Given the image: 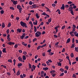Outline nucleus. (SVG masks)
<instances>
[{
  "label": "nucleus",
  "mask_w": 78,
  "mask_h": 78,
  "mask_svg": "<svg viewBox=\"0 0 78 78\" xmlns=\"http://www.w3.org/2000/svg\"><path fill=\"white\" fill-rule=\"evenodd\" d=\"M68 11L71 12V14L73 16H74V13H73V7H70L68 9Z\"/></svg>",
  "instance_id": "obj_1"
},
{
  "label": "nucleus",
  "mask_w": 78,
  "mask_h": 78,
  "mask_svg": "<svg viewBox=\"0 0 78 78\" xmlns=\"http://www.w3.org/2000/svg\"><path fill=\"white\" fill-rule=\"evenodd\" d=\"M20 25L21 26H22L23 27H26L27 28V23L23 22V21H21L20 22Z\"/></svg>",
  "instance_id": "obj_2"
},
{
  "label": "nucleus",
  "mask_w": 78,
  "mask_h": 78,
  "mask_svg": "<svg viewBox=\"0 0 78 78\" xmlns=\"http://www.w3.org/2000/svg\"><path fill=\"white\" fill-rule=\"evenodd\" d=\"M42 34V33L40 31H37L36 33H35V36L36 37H39L40 36V35Z\"/></svg>",
  "instance_id": "obj_3"
},
{
  "label": "nucleus",
  "mask_w": 78,
  "mask_h": 78,
  "mask_svg": "<svg viewBox=\"0 0 78 78\" xmlns=\"http://www.w3.org/2000/svg\"><path fill=\"white\" fill-rule=\"evenodd\" d=\"M17 8L19 10V12L20 13H21V12H22V8L21 7V6L20 5H17Z\"/></svg>",
  "instance_id": "obj_4"
},
{
  "label": "nucleus",
  "mask_w": 78,
  "mask_h": 78,
  "mask_svg": "<svg viewBox=\"0 0 78 78\" xmlns=\"http://www.w3.org/2000/svg\"><path fill=\"white\" fill-rule=\"evenodd\" d=\"M22 31V29L20 28H18L16 30V31H17V34H18V33H21V32ZM18 32L19 33H18Z\"/></svg>",
  "instance_id": "obj_5"
},
{
  "label": "nucleus",
  "mask_w": 78,
  "mask_h": 78,
  "mask_svg": "<svg viewBox=\"0 0 78 78\" xmlns=\"http://www.w3.org/2000/svg\"><path fill=\"white\" fill-rule=\"evenodd\" d=\"M7 44L9 45H14L15 44V43L10 41L9 42V43Z\"/></svg>",
  "instance_id": "obj_6"
},
{
  "label": "nucleus",
  "mask_w": 78,
  "mask_h": 78,
  "mask_svg": "<svg viewBox=\"0 0 78 78\" xmlns=\"http://www.w3.org/2000/svg\"><path fill=\"white\" fill-rule=\"evenodd\" d=\"M65 9V6H64V4H63L62 5V6L61 7L60 9H61L63 10H64V9Z\"/></svg>",
  "instance_id": "obj_7"
},
{
  "label": "nucleus",
  "mask_w": 78,
  "mask_h": 78,
  "mask_svg": "<svg viewBox=\"0 0 78 78\" xmlns=\"http://www.w3.org/2000/svg\"><path fill=\"white\" fill-rule=\"evenodd\" d=\"M59 27H60V26H57L56 27L54 28V29H55V30H56V32H58V28H59Z\"/></svg>",
  "instance_id": "obj_8"
},
{
  "label": "nucleus",
  "mask_w": 78,
  "mask_h": 78,
  "mask_svg": "<svg viewBox=\"0 0 78 78\" xmlns=\"http://www.w3.org/2000/svg\"><path fill=\"white\" fill-rule=\"evenodd\" d=\"M18 59L19 61H21V62H22L23 61L22 60V58H21L20 57H19L18 58Z\"/></svg>",
  "instance_id": "obj_9"
},
{
  "label": "nucleus",
  "mask_w": 78,
  "mask_h": 78,
  "mask_svg": "<svg viewBox=\"0 0 78 78\" xmlns=\"http://www.w3.org/2000/svg\"><path fill=\"white\" fill-rule=\"evenodd\" d=\"M20 71H19V70H18L16 74V75H17V76H19V75H20Z\"/></svg>",
  "instance_id": "obj_10"
},
{
  "label": "nucleus",
  "mask_w": 78,
  "mask_h": 78,
  "mask_svg": "<svg viewBox=\"0 0 78 78\" xmlns=\"http://www.w3.org/2000/svg\"><path fill=\"white\" fill-rule=\"evenodd\" d=\"M2 28H5V23H2Z\"/></svg>",
  "instance_id": "obj_11"
},
{
  "label": "nucleus",
  "mask_w": 78,
  "mask_h": 78,
  "mask_svg": "<svg viewBox=\"0 0 78 78\" xmlns=\"http://www.w3.org/2000/svg\"><path fill=\"white\" fill-rule=\"evenodd\" d=\"M70 38H69L67 39V42L66 43V44H67L68 43H69V42H70Z\"/></svg>",
  "instance_id": "obj_12"
},
{
  "label": "nucleus",
  "mask_w": 78,
  "mask_h": 78,
  "mask_svg": "<svg viewBox=\"0 0 78 78\" xmlns=\"http://www.w3.org/2000/svg\"><path fill=\"white\" fill-rule=\"evenodd\" d=\"M6 48H4L3 49L2 51L3 53H6Z\"/></svg>",
  "instance_id": "obj_13"
},
{
  "label": "nucleus",
  "mask_w": 78,
  "mask_h": 78,
  "mask_svg": "<svg viewBox=\"0 0 78 78\" xmlns=\"http://www.w3.org/2000/svg\"><path fill=\"white\" fill-rule=\"evenodd\" d=\"M11 26V23H9L8 24V25L7 26V27L9 28Z\"/></svg>",
  "instance_id": "obj_14"
},
{
  "label": "nucleus",
  "mask_w": 78,
  "mask_h": 78,
  "mask_svg": "<svg viewBox=\"0 0 78 78\" xmlns=\"http://www.w3.org/2000/svg\"><path fill=\"white\" fill-rule=\"evenodd\" d=\"M36 16L37 19H39V14L37 13H36Z\"/></svg>",
  "instance_id": "obj_15"
},
{
  "label": "nucleus",
  "mask_w": 78,
  "mask_h": 78,
  "mask_svg": "<svg viewBox=\"0 0 78 78\" xmlns=\"http://www.w3.org/2000/svg\"><path fill=\"white\" fill-rule=\"evenodd\" d=\"M35 22H33L34 25H37V20H36Z\"/></svg>",
  "instance_id": "obj_16"
},
{
  "label": "nucleus",
  "mask_w": 78,
  "mask_h": 78,
  "mask_svg": "<svg viewBox=\"0 0 78 78\" xmlns=\"http://www.w3.org/2000/svg\"><path fill=\"white\" fill-rule=\"evenodd\" d=\"M45 8H46V9L47 10V11H48V12H51V11H50V9H49L47 7H45Z\"/></svg>",
  "instance_id": "obj_17"
},
{
  "label": "nucleus",
  "mask_w": 78,
  "mask_h": 78,
  "mask_svg": "<svg viewBox=\"0 0 78 78\" xmlns=\"http://www.w3.org/2000/svg\"><path fill=\"white\" fill-rule=\"evenodd\" d=\"M43 69L44 70H45V71H46V70H48V68L47 67H45V68H43Z\"/></svg>",
  "instance_id": "obj_18"
},
{
  "label": "nucleus",
  "mask_w": 78,
  "mask_h": 78,
  "mask_svg": "<svg viewBox=\"0 0 78 78\" xmlns=\"http://www.w3.org/2000/svg\"><path fill=\"white\" fill-rule=\"evenodd\" d=\"M70 56L71 58H73V57H74V55H73V53H72L70 55Z\"/></svg>",
  "instance_id": "obj_19"
},
{
  "label": "nucleus",
  "mask_w": 78,
  "mask_h": 78,
  "mask_svg": "<svg viewBox=\"0 0 78 78\" xmlns=\"http://www.w3.org/2000/svg\"><path fill=\"white\" fill-rule=\"evenodd\" d=\"M23 59L24 60L26 59V57L25 56V55H24L23 56Z\"/></svg>",
  "instance_id": "obj_20"
},
{
  "label": "nucleus",
  "mask_w": 78,
  "mask_h": 78,
  "mask_svg": "<svg viewBox=\"0 0 78 78\" xmlns=\"http://www.w3.org/2000/svg\"><path fill=\"white\" fill-rule=\"evenodd\" d=\"M29 68L30 69H32V67H31V65L30 63H29Z\"/></svg>",
  "instance_id": "obj_21"
},
{
  "label": "nucleus",
  "mask_w": 78,
  "mask_h": 78,
  "mask_svg": "<svg viewBox=\"0 0 78 78\" xmlns=\"http://www.w3.org/2000/svg\"><path fill=\"white\" fill-rule=\"evenodd\" d=\"M17 1H14L13 2V5H16V4H17Z\"/></svg>",
  "instance_id": "obj_22"
},
{
  "label": "nucleus",
  "mask_w": 78,
  "mask_h": 78,
  "mask_svg": "<svg viewBox=\"0 0 78 78\" xmlns=\"http://www.w3.org/2000/svg\"><path fill=\"white\" fill-rule=\"evenodd\" d=\"M34 31L35 32H36L37 31V29H36V26H34Z\"/></svg>",
  "instance_id": "obj_23"
},
{
  "label": "nucleus",
  "mask_w": 78,
  "mask_h": 78,
  "mask_svg": "<svg viewBox=\"0 0 78 78\" xmlns=\"http://www.w3.org/2000/svg\"><path fill=\"white\" fill-rule=\"evenodd\" d=\"M60 70L62 72H64V69L62 68H60Z\"/></svg>",
  "instance_id": "obj_24"
},
{
  "label": "nucleus",
  "mask_w": 78,
  "mask_h": 78,
  "mask_svg": "<svg viewBox=\"0 0 78 78\" xmlns=\"http://www.w3.org/2000/svg\"><path fill=\"white\" fill-rule=\"evenodd\" d=\"M75 50L77 52H78V47L76 48V47H75Z\"/></svg>",
  "instance_id": "obj_25"
},
{
  "label": "nucleus",
  "mask_w": 78,
  "mask_h": 78,
  "mask_svg": "<svg viewBox=\"0 0 78 78\" xmlns=\"http://www.w3.org/2000/svg\"><path fill=\"white\" fill-rule=\"evenodd\" d=\"M51 22V18H50L48 20V22H49V23H50Z\"/></svg>",
  "instance_id": "obj_26"
},
{
  "label": "nucleus",
  "mask_w": 78,
  "mask_h": 78,
  "mask_svg": "<svg viewBox=\"0 0 78 78\" xmlns=\"http://www.w3.org/2000/svg\"><path fill=\"white\" fill-rule=\"evenodd\" d=\"M10 9H12V10H14V8L12 7H10Z\"/></svg>",
  "instance_id": "obj_27"
},
{
  "label": "nucleus",
  "mask_w": 78,
  "mask_h": 78,
  "mask_svg": "<svg viewBox=\"0 0 78 78\" xmlns=\"http://www.w3.org/2000/svg\"><path fill=\"white\" fill-rule=\"evenodd\" d=\"M41 46H38L37 48V50H39V49H40V48H41Z\"/></svg>",
  "instance_id": "obj_28"
},
{
  "label": "nucleus",
  "mask_w": 78,
  "mask_h": 78,
  "mask_svg": "<svg viewBox=\"0 0 78 78\" xmlns=\"http://www.w3.org/2000/svg\"><path fill=\"white\" fill-rule=\"evenodd\" d=\"M8 62H11L12 63V60L11 59H9L8 60Z\"/></svg>",
  "instance_id": "obj_29"
},
{
  "label": "nucleus",
  "mask_w": 78,
  "mask_h": 78,
  "mask_svg": "<svg viewBox=\"0 0 78 78\" xmlns=\"http://www.w3.org/2000/svg\"><path fill=\"white\" fill-rule=\"evenodd\" d=\"M74 45H75V44L73 43V44H72L71 46V48H73V47H74Z\"/></svg>",
  "instance_id": "obj_30"
},
{
  "label": "nucleus",
  "mask_w": 78,
  "mask_h": 78,
  "mask_svg": "<svg viewBox=\"0 0 78 78\" xmlns=\"http://www.w3.org/2000/svg\"><path fill=\"white\" fill-rule=\"evenodd\" d=\"M22 66V64L20 63L18 64V66Z\"/></svg>",
  "instance_id": "obj_31"
},
{
  "label": "nucleus",
  "mask_w": 78,
  "mask_h": 78,
  "mask_svg": "<svg viewBox=\"0 0 78 78\" xmlns=\"http://www.w3.org/2000/svg\"><path fill=\"white\" fill-rule=\"evenodd\" d=\"M0 13H1V14H3V13H4V11H3V10L1 11Z\"/></svg>",
  "instance_id": "obj_32"
},
{
  "label": "nucleus",
  "mask_w": 78,
  "mask_h": 78,
  "mask_svg": "<svg viewBox=\"0 0 78 78\" xmlns=\"http://www.w3.org/2000/svg\"><path fill=\"white\" fill-rule=\"evenodd\" d=\"M65 69H66V70H68V69H69V66H66L65 67Z\"/></svg>",
  "instance_id": "obj_33"
},
{
  "label": "nucleus",
  "mask_w": 78,
  "mask_h": 78,
  "mask_svg": "<svg viewBox=\"0 0 78 78\" xmlns=\"http://www.w3.org/2000/svg\"><path fill=\"white\" fill-rule=\"evenodd\" d=\"M55 70H52L50 72V73H55Z\"/></svg>",
  "instance_id": "obj_34"
},
{
  "label": "nucleus",
  "mask_w": 78,
  "mask_h": 78,
  "mask_svg": "<svg viewBox=\"0 0 78 78\" xmlns=\"http://www.w3.org/2000/svg\"><path fill=\"white\" fill-rule=\"evenodd\" d=\"M73 28H76V26H75V24H73Z\"/></svg>",
  "instance_id": "obj_35"
},
{
  "label": "nucleus",
  "mask_w": 78,
  "mask_h": 78,
  "mask_svg": "<svg viewBox=\"0 0 78 78\" xmlns=\"http://www.w3.org/2000/svg\"><path fill=\"white\" fill-rule=\"evenodd\" d=\"M66 28V26L64 25L63 26H62V30H64V29Z\"/></svg>",
  "instance_id": "obj_36"
},
{
  "label": "nucleus",
  "mask_w": 78,
  "mask_h": 78,
  "mask_svg": "<svg viewBox=\"0 0 78 78\" xmlns=\"http://www.w3.org/2000/svg\"><path fill=\"white\" fill-rule=\"evenodd\" d=\"M6 32L7 33V34H9V29H7V30H6Z\"/></svg>",
  "instance_id": "obj_37"
},
{
  "label": "nucleus",
  "mask_w": 78,
  "mask_h": 78,
  "mask_svg": "<svg viewBox=\"0 0 78 78\" xmlns=\"http://www.w3.org/2000/svg\"><path fill=\"white\" fill-rule=\"evenodd\" d=\"M58 66H61V63L58 62Z\"/></svg>",
  "instance_id": "obj_38"
},
{
  "label": "nucleus",
  "mask_w": 78,
  "mask_h": 78,
  "mask_svg": "<svg viewBox=\"0 0 78 78\" xmlns=\"http://www.w3.org/2000/svg\"><path fill=\"white\" fill-rule=\"evenodd\" d=\"M18 47V46L17 45V44H15L14 46V48H17Z\"/></svg>",
  "instance_id": "obj_39"
},
{
  "label": "nucleus",
  "mask_w": 78,
  "mask_h": 78,
  "mask_svg": "<svg viewBox=\"0 0 78 78\" xmlns=\"http://www.w3.org/2000/svg\"><path fill=\"white\" fill-rule=\"evenodd\" d=\"M4 67L5 68H5H6V66L5 65H2L1 66V67Z\"/></svg>",
  "instance_id": "obj_40"
},
{
  "label": "nucleus",
  "mask_w": 78,
  "mask_h": 78,
  "mask_svg": "<svg viewBox=\"0 0 78 78\" xmlns=\"http://www.w3.org/2000/svg\"><path fill=\"white\" fill-rule=\"evenodd\" d=\"M64 75V73H62L60 75V76H62Z\"/></svg>",
  "instance_id": "obj_41"
},
{
  "label": "nucleus",
  "mask_w": 78,
  "mask_h": 78,
  "mask_svg": "<svg viewBox=\"0 0 78 78\" xmlns=\"http://www.w3.org/2000/svg\"><path fill=\"white\" fill-rule=\"evenodd\" d=\"M67 3L68 4H72V2L71 1H69L67 2Z\"/></svg>",
  "instance_id": "obj_42"
},
{
  "label": "nucleus",
  "mask_w": 78,
  "mask_h": 78,
  "mask_svg": "<svg viewBox=\"0 0 78 78\" xmlns=\"http://www.w3.org/2000/svg\"><path fill=\"white\" fill-rule=\"evenodd\" d=\"M46 62V64H47L48 66H50V64H48L49 63V62L47 61Z\"/></svg>",
  "instance_id": "obj_43"
},
{
  "label": "nucleus",
  "mask_w": 78,
  "mask_h": 78,
  "mask_svg": "<svg viewBox=\"0 0 78 78\" xmlns=\"http://www.w3.org/2000/svg\"><path fill=\"white\" fill-rule=\"evenodd\" d=\"M37 41V39L35 38L33 40V42H34L35 41Z\"/></svg>",
  "instance_id": "obj_44"
},
{
  "label": "nucleus",
  "mask_w": 78,
  "mask_h": 78,
  "mask_svg": "<svg viewBox=\"0 0 78 78\" xmlns=\"http://www.w3.org/2000/svg\"><path fill=\"white\" fill-rule=\"evenodd\" d=\"M74 42H75V39H74V38H73L72 39V43H73Z\"/></svg>",
  "instance_id": "obj_45"
},
{
  "label": "nucleus",
  "mask_w": 78,
  "mask_h": 78,
  "mask_svg": "<svg viewBox=\"0 0 78 78\" xmlns=\"http://www.w3.org/2000/svg\"><path fill=\"white\" fill-rule=\"evenodd\" d=\"M51 49H50L48 50V51H47V52H49V53H50L51 52Z\"/></svg>",
  "instance_id": "obj_46"
},
{
  "label": "nucleus",
  "mask_w": 78,
  "mask_h": 78,
  "mask_svg": "<svg viewBox=\"0 0 78 78\" xmlns=\"http://www.w3.org/2000/svg\"><path fill=\"white\" fill-rule=\"evenodd\" d=\"M29 5H32V2L31 1L29 2Z\"/></svg>",
  "instance_id": "obj_47"
},
{
  "label": "nucleus",
  "mask_w": 78,
  "mask_h": 78,
  "mask_svg": "<svg viewBox=\"0 0 78 78\" xmlns=\"http://www.w3.org/2000/svg\"><path fill=\"white\" fill-rule=\"evenodd\" d=\"M42 66H44V67H45V66H46V64L45 63H43L42 64Z\"/></svg>",
  "instance_id": "obj_48"
},
{
  "label": "nucleus",
  "mask_w": 78,
  "mask_h": 78,
  "mask_svg": "<svg viewBox=\"0 0 78 78\" xmlns=\"http://www.w3.org/2000/svg\"><path fill=\"white\" fill-rule=\"evenodd\" d=\"M7 39L8 40V41H11V39L10 38V37L7 38Z\"/></svg>",
  "instance_id": "obj_49"
},
{
  "label": "nucleus",
  "mask_w": 78,
  "mask_h": 78,
  "mask_svg": "<svg viewBox=\"0 0 78 78\" xmlns=\"http://www.w3.org/2000/svg\"><path fill=\"white\" fill-rule=\"evenodd\" d=\"M76 62H72V64L73 65V64H76Z\"/></svg>",
  "instance_id": "obj_50"
},
{
  "label": "nucleus",
  "mask_w": 78,
  "mask_h": 78,
  "mask_svg": "<svg viewBox=\"0 0 78 78\" xmlns=\"http://www.w3.org/2000/svg\"><path fill=\"white\" fill-rule=\"evenodd\" d=\"M64 51H65V48H63L62 51V52H64Z\"/></svg>",
  "instance_id": "obj_51"
},
{
  "label": "nucleus",
  "mask_w": 78,
  "mask_h": 78,
  "mask_svg": "<svg viewBox=\"0 0 78 78\" xmlns=\"http://www.w3.org/2000/svg\"><path fill=\"white\" fill-rule=\"evenodd\" d=\"M69 7V5H65V7L66 8H68Z\"/></svg>",
  "instance_id": "obj_52"
},
{
  "label": "nucleus",
  "mask_w": 78,
  "mask_h": 78,
  "mask_svg": "<svg viewBox=\"0 0 78 78\" xmlns=\"http://www.w3.org/2000/svg\"><path fill=\"white\" fill-rule=\"evenodd\" d=\"M75 77H76V75H75V74H73V78H75Z\"/></svg>",
  "instance_id": "obj_53"
},
{
  "label": "nucleus",
  "mask_w": 78,
  "mask_h": 78,
  "mask_svg": "<svg viewBox=\"0 0 78 78\" xmlns=\"http://www.w3.org/2000/svg\"><path fill=\"white\" fill-rule=\"evenodd\" d=\"M23 53L24 55H27V52L25 51V52H24Z\"/></svg>",
  "instance_id": "obj_54"
},
{
  "label": "nucleus",
  "mask_w": 78,
  "mask_h": 78,
  "mask_svg": "<svg viewBox=\"0 0 78 78\" xmlns=\"http://www.w3.org/2000/svg\"><path fill=\"white\" fill-rule=\"evenodd\" d=\"M66 59H68V61L69 60H70V59H69V56H67L66 57Z\"/></svg>",
  "instance_id": "obj_55"
},
{
  "label": "nucleus",
  "mask_w": 78,
  "mask_h": 78,
  "mask_svg": "<svg viewBox=\"0 0 78 78\" xmlns=\"http://www.w3.org/2000/svg\"><path fill=\"white\" fill-rule=\"evenodd\" d=\"M20 37H21V39H23V38L24 37H23V36H21Z\"/></svg>",
  "instance_id": "obj_56"
},
{
  "label": "nucleus",
  "mask_w": 78,
  "mask_h": 78,
  "mask_svg": "<svg viewBox=\"0 0 78 78\" xmlns=\"http://www.w3.org/2000/svg\"><path fill=\"white\" fill-rule=\"evenodd\" d=\"M42 56H45V53H42Z\"/></svg>",
  "instance_id": "obj_57"
},
{
  "label": "nucleus",
  "mask_w": 78,
  "mask_h": 78,
  "mask_svg": "<svg viewBox=\"0 0 78 78\" xmlns=\"http://www.w3.org/2000/svg\"><path fill=\"white\" fill-rule=\"evenodd\" d=\"M3 36L4 37H6V34H3Z\"/></svg>",
  "instance_id": "obj_58"
},
{
  "label": "nucleus",
  "mask_w": 78,
  "mask_h": 78,
  "mask_svg": "<svg viewBox=\"0 0 78 78\" xmlns=\"http://www.w3.org/2000/svg\"><path fill=\"white\" fill-rule=\"evenodd\" d=\"M49 54L50 55H51H51H53V53L50 52H49Z\"/></svg>",
  "instance_id": "obj_59"
},
{
  "label": "nucleus",
  "mask_w": 78,
  "mask_h": 78,
  "mask_svg": "<svg viewBox=\"0 0 78 78\" xmlns=\"http://www.w3.org/2000/svg\"><path fill=\"white\" fill-rule=\"evenodd\" d=\"M76 61H78V57L76 58Z\"/></svg>",
  "instance_id": "obj_60"
},
{
  "label": "nucleus",
  "mask_w": 78,
  "mask_h": 78,
  "mask_svg": "<svg viewBox=\"0 0 78 78\" xmlns=\"http://www.w3.org/2000/svg\"><path fill=\"white\" fill-rule=\"evenodd\" d=\"M45 34V31H43L42 33V34Z\"/></svg>",
  "instance_id": "obj_61"
},
{
  "label": "nucleus",
  "mask_w": 78,
  "mask_h": 78,
  "mask_svg": "<svg viewBox=\"0 0 78 78\" xmlns=\"http://www.w3.org/2000/svg\"><path fill=\"white\" fill-rule=\"evenodd\" d=\"M69 65H71V62H70V60H69Z\"/></svg>",
  "instance_id": "obj_62"
},
{
  "label": "nucleus",
  "mask_w": 78,
  "mask_h": 78,
  "mask_svg": "<svg viewBox=\"0 0 78 78\" xmlns=\"http://www.w3.org/2000/svg\"><path fill=\"white\" fill-rule=\"evenodd\" d=\"M44 25V23L43 22H41L40 24V25L42 26V25Z\"/></svg>",
  "instance_id": "obj_63"
},
{
  "label": "nucleus",
  "mask_w": 78,
  "mask_h": 78,
  "mask_svg": "<svg viewBox=\"0 0 78 78\" xmlns=\"http://www.w3.org/2000/svg\"><path fill=\"white\" fill-rule=\"evenodd\" d=\"M25 33H24L23 34L22 36L23 37H25Z\"/></svg>",
  "instance_id": "obj_64"
}]
</instances>
